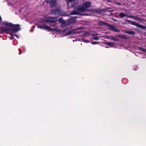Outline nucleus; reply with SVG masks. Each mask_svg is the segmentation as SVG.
<instances>
[{"instance_id":"1","label":"nucleus","mask_w":146,"mask_h":146,"mask_svg":"<svg viewBox=\"0 0 146 146\" xmlns=\"http://www.w3.org/2000/svg\"><path fill=\"white\" fill-rule=\"evenodd\" d=\"M21 30V27L19 24H12L10 28H3L1 29L3 32H8L10 31L13 33H16Z\"/></svg>"},{"instance_id":"2","label":"nucleus","mask_w":146,"mask_h":146,"mask_svg":"<svg viewBox=\"0 0 146 146\" xmlns=\"http://www.w3.org/2000/svg\"><path fill=\"white\" fill-rule=\"evenodd\" d=\"M83 27H79L77 29H73L70 30L68 32H66L65 33V35L66 36H68L71 34H74L76 33L79 34L82 33V31L77 32V30L82 29Z\"/></svg>"},{"instance_id":"3","label":"nucleus","mask_w":146,"mask_h":146,"mask_svg":"<svg viewBox=\"0 0 146 146\" xmlns=\"http://www.w3.org/2000/svg\"><path fill=\"white\" fill-rule=\"evenodd\" d=\"M54 20L55 17H44L42 19L43 21L50 23H54L55 21Z\"/></svg>"},{"instance_id":"4","label":"nucleus","mask_w":146,"mask_h":146,"mask_svg":"<svg viewBox=\"0 0 146 146\" xmlns=\"http://www.w3.org/2000/svg\"><path fill=\"white\" fill-rule=\"evenodd\" d=\"M126 21L129 23L131 24L132 25L136 26L142 29H145L146 28V27L145 26H143L142 25L138 24L134 21H132L131 20H127Z\"/></svg>"},{"instance_id":"5","label":"nucleus","mask_w":146,"mask_h":146,"mask_svg":"<svg viewBox=\"0 0 146 146\" xmlns=\"http://www.w3.org/2000/svg\"><path fill=\"white\" fill-rule=\"evenodd\" d=\"M108 29L109 30L115 32H119V30L115 28L114 26L108 24Z\"/></svg>"},{"instance_id":"6","label":"nucleus","mask_w":146,"mask_h":146,"mask_svg":"<svg viewBox=\"0 0 146 146\" xmlns=\"http://www.w3.org/2000/svg\"><path fill=\"white\" fill-rule=\"evenodd\" d=\"M76 11H77L79 15L80 14L81 12L86 11V10L84 9V8L83 6L81 5L79 6L76 9Z\"/></svg>"},{"instance_id":"7","label":"nucleus","mask_w":146,"mask_h":146,"mask_svg":"<svg viewBox=\"0 0 146 146\" xmlns=\"http://www.w3.org/2000/svg\"><path fill=\"white\" fill-rule=\"evenodd\" d=\"M73 1V0H66V2L68 7H72L75 6L74 1Z\"/></svg>"},{"instance_id":"8","label":"nucleus","mask_w":146,"mask_h":146,"mask_svg":"<svg viewBox=\"0 0 146 146\" xmlns=\"http://www.w3.org/2000/svg\"><path fill=\"white\" fill-rule=\"evenodd\" d=\"M83 6L84 8V9L86 11V8H88L91 6V3L89 1H86L83 5Z\"/></svg>"},{"instance_id":"9","label":"nucleus","mask_w":146,"mask_h":146,"mask_svg":"<svg viewBox=\"0 0 146 146\" xmlns=\"http://www.w3.org/2000/svg\"><path fill=\"white\" fill-rule=\"evenodd\" d=\"M47 3H49L51 7H55V0H46Z\"/></svg>"},{"instance_id":"10","label":"nucleus","mask_w":146,"mask_h":146,"mask_svg":"<svg viewBox=\"0 0 146 146\" xmlns=\"http://www.w3.org/2000/svg\"><path fill=\"white\" fill-rule=\"evenodd\" d=\"M123 32L125 33L131 35H134L135 34L134 31L130 30H124Z\"/></svg>"},{"instance_id":"11","label":"nucleus","mask_w":146,"mask_h":146,"mask_svg":"<svg viewBox=\"0 0 146 146\" xmlns=\"http://www.w3.org/2000/svg\"><path fill=\"white\" fill-rule=\"evenodd\" d=\"M98 24L99 26H103L104 25L108 26V23L104 22L103 21H99L98 22Z\"/></svg>"},{"instance_id":"12","label":"nucleus","mask_w":146,"mask_h":146,"mask_svg":"<svg viewBox=\"0 0 146 146\" xmlns=\"http://www.w3.org/2000/svg\"><path fill=\"white\" fill-rule=\"evenodd\" d=\"M70 24V22L69 21H66L63 22L60 25L61 27H65Z\"/></svg>"},{"instance_id":"13","label":"nucleus","mask_w":146,"mask_h":146,"mask_svg":"<svg viewBox=\"0 0 146 146\" xmlns=\"http://www.w3.org/2000/svg\"><path fill=\"white\" fill-rule=\"evenodd\" d=\"M44 29L48 31H55V27L53 29H52L50 27L46 26V25L44 27Z\"/></svg>"},{"instance_id":"14","label":"nucleus","mask_w":146,"mask_h":146,"mask_svg":"<svg viewBox=\"0 0 146 146\" xmlns=\"http://www.w3.org/2000/svg\"><path fill=\"white\" fill-rule=\"evenodd\" d=\"M105 44L110 46H111V47H113L115 46V45L114 44H113V42H105Z\"/></svg>"},{"instance_id":"15","label":"nucleus","mask_w":146,"mask_h":146,"mask_svg":"<svg viewBox=\"0 0 146 146\" xmlns=\"http://www.w3.org/2000/svg\"><path fill=\"white\" fill-rule=\"evenodd\" d=\"M127 15L125 14L124 13H121L119 14V16L121 18H123L124 17L127 16Z\"/></svg>"},{"instance_id":"16","label":"nucleus","mask_w":146,"mask_h":146,"mask_svg":"<svg viewBox=\"0 0 146 146\" xmlns=\"http://www.w3.org/2000/svg\"><path fill=\"white\" fill-rule=\"evenodd\" d=\"M109 38L111 40L117 41H119V40L118 39L116 38L115 36H111L110 37H109Z\"/></svg>"},{"instance_id":"17","label":"nucleus","mask_w":146,"mask_h":146,"mask_svg":"<svg viewBox=\"0 0 146 146\" xmlns=\"http://www.w3.org/2000/svg\"><path fill=\"white\" fill-rule=\"evenodd\" d=\"M55 15H57V14L59 15H62V14L61 13V11L60 10H59V9L58 10H56L55 9Z\"/></svg>"},{"instance_id":"18","label":"nucleus","mask_w":146,"mask_h":146,"mask_svg":"<svg viewBox=\"0 0 146 146\" xmlns=\"http://www.w3.org/2000/svg\"><path fill=\"white\" fill-rule=\"evenodd\" d=\"M136 21H137L140 22H142L143 21H145V20L141 18L137 17L136 19Z\"/></svg>"},{"instance_id":"19","label":"nucleus","mask_w":146,"mask_h":146,"mask_svg":"<svg viewBox=\"0 0 146 146\" xmlns=\"http://www.w3.org/2000/svg\"><path fill=\"white\" fill-rule=\"evenodd\" d=\"M12 23H9L7 22L5 23V25L6 26H8L10 27V28L11 27Z\"/></svg>"},{"instance_id":"20","label":"nucleus","mask_w":146,"mask_h":146,"mask_svg":"<svg viewBox=\"0 0 146 146\" xmlns=\"http://www.w3.org/2000/svg\"><path fill=\"white\" fill-rule=\"evenodd\" d=\"M38 28H40L41 29H42L44 28V27L45 26V24H42L41 25H38Z\"/></svg>"},{"instance_id":"21","label":"nucleus","mask_w":146,"mask_h":146,"mask_svg":"<svg viewBox=\"0 0 146 146\" xmlns=\"http://www.w3.org/2000/svg\"><path fill=\"white\" fill-rule=\"evenodd\" d=\"M118 36L120 38L124 39H127V37L125 35H118Z\"/></svg>"},{"instance_id":"22","label":"nucleus","mask_w":146,"mask_h":146,"mask_svg":"<svg viewBox=\"0 0 146 146\" xmlns=\"http://www.w3.org/2000/svg\"><path fill=\"white\" fill-rule=\"evenodd\" d=\"M70 15H79L77 11H76V9L74 11H72L70 13Z\"/></svg>"},{"instance_id":"23","label":"nucleus","mask_w":146,"mask_h":146,"mask_svg":"<svg viewBox=\"0 0 146 146\" xmlns=\"http://www.w3.org/2000/svg\"><path fill=\"white\" fill-rule=\"evenodd\" d=\"M139 49L142 52L146 53V49L141 47H139Z\"/></svg>"},{"instance_id":"24","label":"nucleus","mask_w":146,"mask_h":146,"mask_svg":"<svg viewBox=\"0 0 146 146\" xmlns=\"http://www.w3.org/2000/svg\"><path fill=\"white\" fill-rule=\"evenodd\" d=\"M94 12H96L98 13H100L101 12V11L100 9H96L94 10Z\"/></svg>"},{"instance_id":"25","label":"nucleus","mask_w":146,"mask_h":146,"mask_svg":"<svg viewBox=\"0 0 146 146\" xmlns=\"http://www.w3.org/2000/svg\"><path fill=\"white\" fill-rule=\"evenodd\" d=\"M58 22L60 23H62L63 22H64V20H63L62 18L61 17L58 20Z\"/></svg>"},{"instance_id":"26","label":"nucleus","mask_w":146,"mask_h":146,"mask_svg":"<svg viewBox=\"0 0 146 146\" xmlns=\"http://www.w3.org/2000/svg\"><path fill=\"white\" fill-rule=\"evenodd\" d=\"M92 38L94 40H98L99 39V38L98 36H94Z\"/></svg>"},{"instance_id":"27","label":"nucleus","mask_w":146,"mask_h":146,"mask_svg":"<svg viewBox=\"0 0 146 146\" xmlns=\"http://www.w3.org/2000/svg\"><path fill=\"white\" fill-rule=\"evenodd\" d=\"M76 17H75V16L73 18L71 19L70 20L71 21H76Z\"/></svg>"},{"instance_id":"28","label":"nucleus","mask_w":146,"mask_h":146,"mask_svg":"<svg viewBox=\"0 0 146 146\" xmlns=\"http://www.w3.org/2000/svg\"><path fill=\"white\" fill-rule=\"evenodd\" d=\"M91 43L93 44H99L98 42H97L96 41H92V42Z\"/></svg>"},{"instance_id":"29","label":"nucleus","mask_w":146,"mask_h":146,"mask_svg":"<svg viewBox=\"0 0 146 146\" xmlns=\"http://www.w3.org/2000/svg\"><path fill=\"white\" fill-rule=\"evenodd\" d=\"M108 9H107V8H104L103 9H101V11H105V12H106L107 11V10H108Z\"/></svg>"},{"instance_id":"30","label":"nucleus","mask_w":146,"mask_h":146,"mask_svg":"<svg viewBox=\"0 0 146 146\" xmlns=\"http://www.w3.org/2000/svg\"><path fill=\"white\" fill-rule=\"evenodd\" d=\"M51 13L52 14H55V9H52L51 11Z\"/></svg>"},{"instance_id":"31","label":"nucleus","mask_w":146,"mask_h":146,"mask_svg":"<svg viewBox=\"0 0 146 146\" xmlns=\"http://www.w3.org/2000/svg\"><path fill=\"white\" fill-rule=\"evenodd\" d=\"M138 66H133V70H136L137 69Z\"/></svg>"},{"instance_id":"32","label":"nucleus","mask_w":146,"mask_h":146,"mask_svg":"<svg viewBox=\"0 0 146 146\" xmlns=\"http://www.w3.org/2000/svg\"><path fill=\"white\" fill-rule=\"evenodd\" d=\"M83 41L84 42H85L86 43L89 42L90 41L87 40H86L84 39H83Z\"/></svg>"},{"instance_id":"33","label":"nucleus","mask_w":146,"mask_h":146,"mask_svg":"<svg viewBox=\"0 0 146 146\" xmlns=\"http://www.w3.org/2000/svg\"><path fill=\"white\" fill-rule=\"evenodd\" d=\"M11 36L10 38L11 39H14V37L13 34H11Z\"/></svg>"},{"instance_id":"34","label":"nucleus","mask_w":146,"mask_h":146,"mask_svg":"<svg viewBox=\"0 0 146 146\" xmlns=\"http://www.w3.org/2000/svg\"><path fill=\"white\" fill-rule=\"evenodd\" d=\"M60 30H58L57 29V27H55V32H60Z\"/></svg>"},{"instance_id":"35","label":"nucleus","mask_w":146,"mask_h":146,"mask_svg":"<svg viewBox=\"0 0 146 146\" xmlns=\"http://www.w3.org/2000/svg\"><path fill=\"white\" fill-rule=\"evenodd\" d=\"M137 17V16H134L133 15L132 18L134 19L135 20H136Z\"/></svg>"},{"instance_id":"36","label":"nucleus","mask_w":146,"mask_h":146,"mask_svg":"<svg viewBox=\"0 0 146 146\" xmlns=\"http://www.w3.org/2000/svg\"><path fill=\"white\" fill-rule=\"evenodd\" d=\"M19 50L20 51V52L19 53V54H20L22 53V52L21 51V49L20 48H19Z\"/></svg>"},{"instance_id":"37","label":"nucleus","mask_w":146,"mask_h":146,"mask_svg":"<svg viewBox=\"0 0 146 146\" xmlns=\"http://www.w3.org/2000/svg\"><path fill=\"white\" fill-rule=\"evenodd\" d=\"M116 4L119 5H121V3L119 2H117L116 3Z\"/></svg>"},{"instance_id":"38","label":"nucleus","mask_w":146,"mask_h":146,"mask_svg":"<svg viewBox=\"0 0 146 146\" xmlns=\"http://www.w3.org/2000/svg\"><path fill=\"white\" fill-rule=\"evenodd\" d=\"M68 30V29L67 28H66L63 31V32H65L66 31H67Z\"/></svg>"},{"instance_id":"39","label":"nucleus","mask_w":146,"mask_h":146,"mask_svg":"<svg viewBox=\"0 0 146 146\" xmlns=\"http://www.w3.org/2000/svg\"><path fill=\"white\" fill-rule=\"evenodd\" d=\"M108 2H110L111 0H106Z\"/></svg>"},{"instance_id":"40","label":"nucleus","mask_w":146,"mask_h":146,"mask_svg":"<svg viewBox=\"0 0 146 146\" xmlns=\"http://www.w3.org/2000/svg\"><path fill=\"white\" fill-rule=\"evenodd\" d=\"M33 27V29L35 27V26H34V25H33L32 27Z\"/></svg>"},{"instance_id":"41","label":"nucleus","mask_w":146,"mask_h":146,"mask_svg":"<svg viewBox=\"0 0 146 146\" xmlns=\"http://www.w3.org/2000/svg\"><path fill=\"white\" fill-rule=\"evenodd\" d=\"M33 29H31L30 30V32H33Z\"/></svg>"},{"instance_id":"42","label":"nucleus","mask_w":146,"mask_h":146,"mask_svg":"<svg viewBox=\"0 0 146 146\" xmlns=\"http://www.w3.org/2000/svg\"><path fill=\"white\" fill-rule=\"evenodd\" d=\"M98 35V34H94V36H96V35Z\"/></svg>"},{"instance_id":"43","label":"nucleus","mask_w":146,"mask_h":146,"mask_svg":"<svg viewBox=\"0 0 146 146\" xmlns=\"http://www.w3.org/2000/svg\"><path fill=\"white\" fill-rule=\"evenodd\" d=\"M87 35H88V33L86 32L85 33L84 35L86 36Z\"/></svg>"},{"instance_id":"44","label":"nucleus","mask_w":146,"mask_h":146,"mask_svg":"<svg viewBox=\"0 0 146 146\" xmlns=\"http://www.w3.org/2000/svg\"><path fill=\"white\" fill-rule=\"evenodd\" d=\"M14 36H16V37H18V36L16 34H15V35H14Z\"/></svg>"},{"instance_id":"45","label":"nucleus","mask_w":146,"mask_h":146,"mask_svg":"<svg viewBox=\"0 0 146 146\" xmlns=\"http://www.w3.org/2000/svg\"><path fill=\"white\" fill-rule=\"evenodd\" d=\"M132 16H133V15L130 16L129 17L132 18Z\"/></svg>"},{"instance_id":"46","label":"nucleus","mask_w":146,"mask_h":146,"mask_svg":"<svg viewBox=\"0 0 146 146\" xmlns=\"http://www.w3.org/2000/svg\"><path fill=\"white\" fill-rule=\"evenodd\" d=\"M56 19V17H55V19ZM57 21V20H56L55 19V22H56V21Z\"/></svg>"},{"instance_id":"47","label":"nucleus","mask_w":146,"mask_h":146,"mask_svg":"<svg viewBox=\"0 0 146 146\" xmlns=\"http://www.w3.org/2000/svg\"><path fill=\"white\" fill-rule=\"evenodd\" d=\"M106 47V48H108V47Z\"/></svg>"}]
</instances>
